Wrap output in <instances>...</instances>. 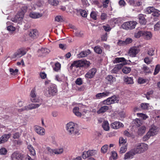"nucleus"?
Returning <instances> with one entry per match:
<instances>
[{"mask_svg":"<svg viewBox=\"0 0 160 160\" xmlns=\"http://www.w3.org/2000/svg\"><path fill=\"white\" fill-rule=\"evenodd\" d=\"M66 129L68 134L69 135H78V132L77 125L72 122H70L66 124Z\"/></svg>","mask_w":160,"mask_h":160,"instance_id":"nucleus-1","label":"nucleus"},{"mask_svg":"<svg viewBox=\"0 0 160 160\" xmlns=\"http://www.w3.org/2000/svg\"><path fill=\"white\" fill-rule=\"evenodd\" d=\"M148 148V145L143 143L137 144L133 148L134 153L136 154L141 153L145 152Z\"/></svg>","mask_w":160,"mask_h":160,"instance_id":"nucleus-2","label":"nucleus"},{"mask_svg":"<svg viewBox=\"0 0 160 160\" xmlns=\"http://www.w3.org/2000/svg\"><path fill=\"white\" fill-rule=\"evenodd\" d=\"M158 130L157 127L154 125H152L148 132L143 137V141H147L150 138V137L156 135L158 133Z\"/></svg>","mask_w":160,"mask_h":160,"instance_id":"nucleus-3","label":"nucleus"},{"mask_svg":"<svg viewBox=\"0 0 160 160\" xmlns=\"http://www.w3.org/2000/svg\"><path fill=\"white\" fill-rule=\"evenodd\" d=\"M57 92L56 85L52 84L46 89L45 94L47 97H52L56 95Z\"/></svg>","mask_w":160,"mask_h":160,"instance_id":"nucleus-4","label":"nucleus"},{"mask_svg":"<svg viewBox=\"0 0 160 160\" xmlns=\"http://www.w3.org/2000/svg\"><path fill=\"white\" fill-rule=\"evenodd\" d=\"M41 105V103H31L26 106L22 108L18 109V111L19 112H21L24 111H28L35 109L38 108Z\"/></svg>","mask_w":160,"mask_h":160,"instance_id":"nucleus-5","label":"nucleus"},{"mask_svg":"<svg viewBox=\"0 0 160 160\" xmlns=\"http://www.w3.org/2000/svg\"><path fill=\"white\" fill-rule=\"evenodd\" d=\"M137 22L135 21H129L124 22L122 25V28L126 30H131L135 28Z\"/></svg>","mask_w":160,"mask_h":160,"instance_id":"nucleus-6","label":"nucleus"},{"mask_svg":"<svg viewBox=\"0 0 160 160\" xmlns=\"http://www.w3.org/2000/svg\"><path fill=\"white\" fill-rule=\"evenodd\" d=\"M119 101L118 97L114 95L103 101V102L107 105H110L115 103H118Z\"/></svg>","mask_w":160,"mask_h":160,"instance_id":"nucleus-7","label":"nucleus"},{"mask_svg":"<svg viewBox=\"0 0 160 160\" xmlns=\"http://www.w3.org/2000/svg\"><path fill=\"white\" fill-rule=\"evenodd\" d=\"M26 53V51L23 49L20 48L16 52L13 54L11 57L12 59H17L24 55Z\"/></svg>","mask_w":160,"mask_h":160,"instance_id":"nucleus-8","label":"nucleus"},{"mask_svg":"<svg viewBox=\"0 0 160 160\" xmlns=\"http://www.w3.org/2000/svg\"><path fill=\"white\" fill-rule=\"evenodd\" d=\"M23 17V13L19 12L14 17L12 18L11 20L14 22L20 23L22 22Z\"/></svg>","mask_w":160,"mask_h":160,"instance_id":"nucleus-9","label":"nucleus"},{"mask_svg":"<svg viewBox=\"0 0 160 160\" xmlns=\"http://www.w3.org/2000/svg\"><path fill=\"white\" fill-rule=\"evenodd\" d=\"M106 104H104L103 101L101 102L98 105L100 108L97 111V113L98 114L103 113L107 112L109 109L108 106H106Z\"/></svg>","mask_w":160,"mask_h":160,"instance_id":"nucleus-10","label":"nucleus"},{"mask_svg":"<svg viewBox=\"0 0 160 160\" xmlns=\"http://www.w3.org/2000/svg\"><path fill=\"white\" fill-rule=\"evenodd\" d=\"M23 154L17 152H14L11 155L12 160H23Z\"/></svg>","mask_w":160,"mask_h":160,"instance_id":"nucleus-11","label":"nucleus"},{"mask_svg":"<svg viewBox=\"0 0 160 160\" xmlns=\"http://www.w3.org/2000/svg\"><path fill=\"white\" fill-rule=\"evenodd\" d=\"M97 72V69L95 68H93L90 70L85 75L86 78L90 79L93 77Z\"/></svg>","mask_w":160,"mask_h":160,"instance_id":"nucleus-12","label":"nucleus"},{"mask_svg":"<svg viewBox=\"0 0 160 160\" xmlns=\"http://www.w3.org/2000/svg\"><path fill=\"white\" fill-rule=\"evenodd\" d=\"M50 50L47 48H41L38 51V54L39 56H44L48 54L50 52Z\"/></svg>","mask_w":160,"mask_h":160,"instance_id":"nucleus-13","label":"nucleus"},{"mask_svg":"<svg viewBox=\"0 0 160 160\" xmlns=\"http://www.w3.org/2000/svg\"><path fill=\"white\" fill-rule=\"evenodd\" d=\"M31 97V100L32 102H38V100L36 98V89L33 88L31 90L30 93Z\"/></svg>","mask_w":160,"mask_h":160,"instance_id":"nucleus-14","label":"nucleus"},{"mask_svg":"<svg viewBox=\"0 0 160 160\" xmlns=\"http://www.w3.org/2000/svg\"><path fill=\"white\" fill-rule=\"evenodd\" d=\"M14 6H17L18 8H19L20 9H21L22 11L20 12H23L24 15L25 12L26 11L28 8V7L27 5L21 3H18V4L16 3L15 4Z\"/></svg>","mask_w":160,"mask_h":160,"instance_id":"nucleus-15","label":"nucleus"},{"mask_svg":"<svg viewBox=\"0 0 160 160\" xmlns=\"http://www.w3.org/2000/svg\"><path fill=\"white\" fill-rule=\"evenodd\" d=\"M11 134L9 133L8 134H4L0 138V144L3 143L7 142L11 137Z\"/></svg>","mask_w":160,"mask_h":160,"instance_id":"nucleus-16","label":"nucleus"},{"mask_svg":"<svg viewBox=\"0 0 160 160\" xmlns=\"http://www.w3.org/2000/svg\"><path fill=\"white\" fill-rule=\"evenodd\" d=\"M136 153H134V151L133 149H132L130 151L127 152L125 155L124 158V159L125 160L129 159L131 158H132L134 155L136 154Z\"/></svg>","mask_w":160,"mask_h":160,"instance_id":"nucleus-17","label":"nucleus"},{"mask_svg":"<svg viewBox=\"0 0 160 160\" xmlns=\"http://www.w3.org/2000/svg\"><path fill=\"white\" fill-rule=\"evenodd\" d=\"M35 129L37 133L40 135H44L45 134V129L40 126H36L35 128Z\"/></svg>","mask_w":160,"mask_h":160,"instance_id":"nucleus-18","label":"nucleus"},{"mask_svg":"<svg viewBox=\"0 0 160 160\" xmlns=\"http://www.w3.org/2000/svg\"><path fill=\"white\" fill-rule=\"evenodd\" d=\"M138 52L139 50L137 48L132 47L129 50L128 54L131 57H135Z\"/></svg>","mask_w":160,"mask_h":160,"instance_id":"nucleus-19","label":"nucleus"},{"mask_svg":"<svg viewBox=\"0 0 160 160\" xmlns=\"http://www.w3.org/2000/svg\"><path fill=\"white\" fill-rule=\"evenodd\" d=\"M82 60H78L74 61L70 67L69 68L71 69H72L73 67L78 68L80 67H82Z\"/></svg>","mask_w":160,"mask_h":160,"instance_id":"nucleus-20","label":"nucleus"},{"mask_svg":"<svg viewBox=\"0 0 160 160\" xmlns=\"http://www.w3.org/2000/svg\"><path fill=\"white\" fill-rule=\"evenodd\" d=\"M29 36L33 39L37 38L39 35V33L38 30L34 29L31 30L29 33Z\"/></svg>","mask_w":160,"mask_h":160,"instance_id":"nucleus-21","label":"nucleus"},{"mask_svg":"<svg viewBox=\"0 0 160 160\" xmlns=\"http://www.w3.org/2000/svg\"><path fill=\"white\" fill-rule=\"evenodd\" d=\"M123 124L119 122H115L111 124V127L114 129H117L120 127H123Z\"/></svg>","mask_w":160,"mask_h":160,"instance_id":"nucleus-22","label":"nucleus"},{"mask_svg":"<svg viewBox=\"0 0 160 160\" xmlns=\"http://www.w3.org/2000/svg\"><path fill=\"white\" fill-rule=\"evenodd\" d=\"M91 53L90 50L88 49L86 51H82L78 55L79 58H82L85 57Z\"/></svg>","mask_w":160,"mask_h":160,"instance_id":"nucleus-23","label":"nucleus"},{"mask_svg":"<svg viewBox=\"0 0 160 160\" xmlns=\"http://www.w3.org/2000/svg\"><path fill=\"white\" fill-rule=\"evenodd\" d=\"M138 18L139 23L142 25H145L147 22V20L143 14H140L138 15Z\"/></svg>","mask_w":160,"mask_h":160,"instance_id":"nucleus-24","label":"nucleus"},{"mask_svg":"<svg viewBox=\"0 0 160 160\" xmlns=\"http://www.w3.org/2000/svg\"><path fill=\"white\" fill-rule=\"evenodd\" d=\"M127 60L124 58H117L114 61V63H119L122 62L121 63H124L126 64L127 63Z\"/></svg>","mask_w":160,"mask_h":160,"instance_id":"nucleus-25","label":"nucleus"},{"mask_svg":"<svg viewBox=\"0 0 160 160\" xmlns=\"http://www.w3.org/2000/svg\"><path fill=\"white\" fill-rule=\"evenodd\" d=\"M42 15L41 13L34 12L30 13L29 14L30 17L33 18H39L41 17Z\"/></svg>","mask_w":160,"mask_h":160,"instance_id":"nucleus-26","label":"nucleus"},{"mask_svg":"<svg viewBox=\"0 0 160 160\" xmlns=\"http://www.w3.org/2000/svg\"><path fill=\"white\" fill-rule=\"evenodd\" d=\"M106 80L108 82V83L110 84L112 83L116 80V79L111 75L108 76L106 78Z\"/></svg>","mask_w":160,"mask_h":160,"instance_id":"nucleus-27","label":"nucleus"},{"mask_svg":"<svg viewBox=\"0 0 160 160\" xmlns=\"http://www.w3.org/2000/svg\"><path fill=\"white\" fill-rule=\"evenodd\" d=\"M152 34L150 32L143 31V36L147 39L149 40L152 37Z\"/></svg>","mask_w":160,"mask_h":160,"instance_id":"nucleus-28","label":"nucleus"},{"mask_svg":"<svg viewBox=\"0 0 160 160\" xmlns=\"http://www.w3.org/2000/svg\"><path fill=\"white\" fill-rule=\"evenodd\" d=\"M146 130V127L144 126H142L138 129V135H141L145 133Z\"/></svg>","mask_w":160,"mask_h":160,"instance_id":"nucleus-29","label":"nucleus"},{"mask_svg":"<svg viewBox=\"0 0 160 160\" xmlns=\"http://www.w3.org/2000/svg\"><path fill=\"white\" fill-rule=\"evenodd\" d=\"M102 127L104 130L108 131L109 129V126L108 121H104L102 124Z\"/></svg>","mask_w":160,"mask_h":160,"instance_id":"nucleus-30","label":"nucleus"},{"mask_svg":"<svg viewBox=\"0 0 160 160\" xmlns=\"http://www.w3.org/2000/svg\"><path fill=\"white\" fill-rule=\"evenodd\" d=\"M73 112L78 117H80L81 116V113L79 112V108L78 107H74L73 110Z\"/></svg>","mask_w":160,"mask_h":160,"instance_id":"nucleus-31","label":"nucleus"},{"mask_svg":"<svg viewBox=\"0 0 160 160\" xmlns=\"http://www.w3.org/2000/svg\"><path fill=\"white\" fill-rule=\"evenodd\" d=\"M155 9L152 7H149L147 8L145 10V12L146 14H150L153 12Z\"/></svg>","mask_w":160,"mask_h":160,"instance_id":"nucleus-32","label":"nucleus"},{"mask_svg":"<svg viewBox=\"0 0 160 160\" xmlns=\"http://www.w3.org/2000/svg\"><path fill=\"white\" fill-rule=\"evenodd\" d=\"M124 81L127 84H132L134 83L132 78L130 77L125 78Z\"/></svg>","mask_w":160,"mask_h":160,"instance_id":"nucleus-33","label":"nucleus"},{"mask_svg":"<svg viewBox=\"0 0 160 160\" xmlns=\"http://www.w3.org/2000/svg\"><path fill=\"white\" fill-rule=\"evenodd\" d=\"M122 71L125 74H128L131 71V68L129 67H123L122 69Z\"/></svg>","mask_w":160,"mask_h":160,"instance_id":"nucleus-34","label":"nucleus"},{"mask_svg":"<svg viewBox=\"0 0 160 160\" xmlns=\"http://www.w3.org/2000/svg\"><path fill=\"white\" fill-rule=\"evenodd\" d=\"M82 67H84L85 68L88 67L90 65L91 63L90 62L87 60H82Z\"/></svg>","mask_w":160,"mask_h":160,"instance_id":"nucleus-35","label":"nucleus"},{"mask_svg":"<svg viewBox=\"0 0 160 160\" xmlns=\"http://www.w3.org/2000/svg\"><path fill=\"white\" fill-rule=\"evenodd\" d=\"M149 82L148 79H144L142 78H139L138 80V82L140 84L148 82Z\"/></svg>","mask_w":160,"mask_h":160,"instance_id":"nucleus-36","label":"nucleus"},{"mask_svg":"<svg viewBox=\"0 0 160 160\" xmlns=\"http://www.w3.org/2000/svg\"><path fill=\"white\" fill-rule=\"evenodd\" d=\"M94 49L95 52L98 54H101L102 52V49L101 47L98 46H95Z\"/></svg>","mask_w":160,"mask_h":160,"instance_id":"nucleus-37","label":"nucleus"},{"mask_svg":"<svg viewBox=\"0 0 160 160\" xmlns=\"http://www.w3.org/2000/svg\"><path fill=\"white\" fill-rule=\"evenodd\" d=\"M45 151L46 152H48V153L51 155L54 154L55 149H52L49 147L46 148L45 149Z\"/></svg>","mask_w":160,"mask_h":160,"instance_id":"nucleus-38","label":"nucleus"},{"mask_svg":"<svg viewBox=\"0 0 160 160\" xmlns=\"http://www.w3.org/2000/svg\"><path fill=\"white\" fill-rule=\"evenodd\" d=\"M61 68V64L58 62L55 64V67L53 68L54 70L55 71H58Z\"/></svg>","mask_w":160,"mask_h":160,"instance_id":"nucleus-39","label":"nucleus"},{"mask_svg":"<svg viewBox=\"0 0 160 160\" xmlns=\"http://www.w3.org/2000/svg\"><path fill=\"white\" fill-rule=\"evenodd\" d=\"M108 148V145H105L102 146L101 148V152L102 153H105L107 152Z\"/></svg>","mask_w":160,"mask_h":160,"instance_id":"nucleus-40","label":"nucleus"},{"mask_svg":"<svg viewBox=\"0 0 160 160\" xmlns=\"http://www.w3.org/2000/svg\"><path fill=\"white\" fill-rule=\"evenodd\" d=\"M9 71L11 74L15 75L17 74L18 70L17 68L15 69V70L13 68H10L9 69Z\"/></svg>","mask_w":160,"mask_h":160,"instance_id":"nucleus-41","label":"nucleus"},{"mask_svg":"<svg viewBox=\"0 0 160 160\" xmlns=\"http://www.w3.org/2000/svg\"><path fill=\"white\" fill-rule=\"evenodd\" d=\"M127 150V145H123L120 149V152L121 153H124Z\"/></svg>","mask_w":160,"mask_h":160,"instance_id":"nucleus-42","label":"nucleus"},{"mask_svg":"<svg viewBox=\"0 0 160 160\" xmlns=\"http://www.w3.org/2000/svg\"><path fill=\"white\" fill-rule=\"evenodd\" d=\"M143 30L138 31V32L135 34L134 37L136 38H139L141 36H143Z\"/></svg>","mask_w":160,"mask_h":160,"instance_id":"nucleus-43","label":"nucleus"},{"mask_svg":"<svg viewBox=\"0 0 160 160\" xmlns=\"http://www.w3.org/2000/svg\"><path fill=\"white\" fill-rule=\"evenodd\" d=\"M28 149L32 155L34 156L35 154V150L31 145L28 146Z\"/></svg>","mask_w":160,"mask_h":160,"instance_id":"nucleus-44","label":"nucleus"},{"mask_svg":"<svg viewBox=\"0 0 160 160\" xmlns=\"http://www.w3.org/2000/svg\"><path fill=\"white\" fill-rule=\"evenodd\" d=\"M126 140L125 139H124L122 137H120L119 139V143L120 145H121V144H122V145H127L126 144Z\"/></svg>","mask_w":160,"mask_h":160,"instance_id":"nucleus-45","label":"nucleus"},{"mask_svg":"<svg viewBox=\"0 0 160 160\" xmlns=\"http://www.w3.org/2000/svg\"><path fill=\"white\" fill-rule=\"evenodd\" d=\"M142 69L144 73H148L150 72V70L149 68L146 65L143 66Z\"/></svg>","mask_w":160,"mask_h":160,"instance_id":"nucleus-46","label":"nucleus"},{"mask_svg":"<svg viewBox=\"0 0 160 160\" xmlns=\"http://www.w3.org/2000/svg\"><path fill=\"white\" fill-rule=\"evenodd\" d=\"M48 2L50 4L54 6L57 5L58 3V1L57 0H49Z\"/></svg>","mask_w":160,"mask_h":160,"instance_id":"nucleus-47","label":"nucleus"},{"mask_svg":"<svg viewBox=\"0 0 160 160\" xmlns=\"http://www.w3.org/2000/svg\"><path fill=\"white\" fill-rule=\"evenodd\" d=\"M88 153L89 156L94 155L97 152V150H88Z\"/></svg>","mask_w":160,"mask_h":160,"instance_id":"nucleus-48","label":"nucleus"},{"mask_svg":"<svg viewBox=\"0 0 160 160\" xmlns=\"http://www.w3.org/2000/svg\"><path fill=\"white\" fill-rule=\"evenodd\" d=\"M88 151H84L83 152L82 154V158L84 159H85L89 157L88 154Z\"/></svg>","mask_w":160,"mask_h":160,"instance_id":"nucleus-49","label":"nucleus"},{"mask_svg":"<svg viewBox=\"0 0 160 160\" xmlns=\"http://www.w3.org/2000/svg\"><path fill=\"white\" fill-rule=\"evenodd\" d=\"M103 29L105 31L109 32L111 30V28L109 25L106 24L102 26Z\"/></svg>","mask_w":160,"mask_h":160,"instance_id":"nucleus-50","label":"nucleus"},{"mask_svg":"<svg viewBox=\"0 0 160 160\" xmlns=\"http://www.w3.org/2000/svg\"><path fill=\"white\" fill-rule=\"evenodd\" d=\"M134 123L137 127H139L142 124V122L140 119L136 118L135 121Z\"/></svg>","mask_w":160,"mask_h":160,"instance_id":"nucleus-51","label":"nucleus"},{"mask_svg":"<svg viewBox=\"0 0 160 160\" xmlns=\"http://www.w3.org/2000/svg\"><path fill=\"white\" fill-rule=\"evenodd\" d=\"M160 70V65H157L156 67L154 72V75H156L157 74Z\"/></svg>","mask_w":160,"mask_h":160,"instance_id":"nucleus-52","label":"nucleus"},{"mask_svg":"<svg viewBox=\"0 0 160 160\" xmlns=\"http://www.w3.org/2000/svg\"><path fill=\"white\" fill-rule=\"evenodd\" d=\"M63 150L62 148L55 149L54 154H60L63 152Z\"/></svg>","mask_w":160,"mask_h":160,"instance_id":"nucleus-53","label":"nucleus"},{"mask_svg":"<svg viewBox=\"0 0 160 160\" xmlns=\"http://www.w3.org/2000/svg\"><path fill=\"white\" fill-rule=\"evenodd\" d=\"M137 115L138 116L141 117L143 119H146L148 118L147 116L145 114L142 113H137Z\"/></svg>","mask_w":160,"mask_h":160,"instance_id":"nucleus-54","label":"nucleus"},{"mask_svg":"<svg viewBox=\"0 0 160 160\" xmlns=\"http://www.w3.org/2000/svg\"><path fill=\"white\" fill-rule=\"evenodd\" d=\"M80 15L83 17H86L87 16V14L86 11L83 10H81L80 11Z\"/></svg>","mask_w":160,"mask_h":160,"instance_id":"nucleus-55","label":"nucleus"},{"mask_svg":"<svg viewBox=\"0 0 160 160\" xmlns=\"http://www.w3.org/2000/svg\"><path fill=\"white\" fill-rule=\"evenodd\" d=\"M154 49L150 48L148 51V54L150 56H152L154 55Z\"/></svg>","mask_w":160,"mask_h":160,"instance_id":"nucleus-56","label":"nucleus"},{"mask_svg":"<svg viewBox=\"0 0 160 160\" xmlns=\"http://www.w3.org/2000/svg\"><path fill=\"white\" fill-rule=\"evenodd\" d=\"M75 83L76 84L79 85L82 84V78H78L75 81Z\"/></svg>","mask_w":160,"mask_h":160,"instance_id":"nucleus-57","label":"nucleus"},{"mask_svg":"<svg viewBox=\"0 0 160 160\" xmlns=\"http://www.w3.org/2000/svg\"><path fill=\"white\" fill-rule=\"evenodd\" d=\"M7 30L9 32H13L15 30L16 28L12 25H10L7 27Z\"/></svg>","mask_w":160,"mask_h":160,"instance_id":"nucleus-58","label":"nucleus"},{"mask_svg":"<svg viewBox=\"0 0 160 160\" xmlns=\"http://www.w3.org/2000/svg\"><path fill=\"white\" fill-rule=\"evenodd\" d=\"M7 152V150L5 148H2L0 149V155H5Z\"/></svg>","mask_w":160,"mask_h":160,"instance_id":"nucleus-59","label":"nucleus"},{"mask_svg":"<svg viewBox=\"0 0 160 160\" xmlns=\"http://www.w3.org/2000/svg\"><path fill=\"white\" fill-rule=\"evenodd\" d=\"M90 16L91 18L94 20H96L97 19V14L95 12H92L90 14Z\"/></svg>","mask_w":160,"mask_h":160,"instance_id":"nucleus-60","label":"nucleus"},{"mask_svg":"<svg viewBox=\"0 0 160 160\" xmlns=\"http://www.w3.org/2000/svg\"><path fill=\"white\" fill-rule=\"evenodd\" d=\"M148 104L147 103H142L141 104V108L143 109H147L148 107Z\"/></svg>","mask_w":160,"mask_h":160,"instance_id":"nucleus-61","label":"nucleus"},{"mask_svg":"<svg viewBox=\"0 0 160 160\" xmlns=\"http://www.w3.org/2000/svg\"><path fill=\"white\" fill-rule=\"evenodd\" d=\"M103 97H105L108 96L111 93L108 91H105L104 92L101 93Z\"/></svg>","mask_w":160,"mask_h":160,"instance_id":"nucleus-62","label":"nucleus"},{"mask_svg":"<svg viewBox=\"0 0 160 160\" xmlns=\"http://www.w3.org/2000/svg\"><path fill=\"white\" fill-rule=\"evenodd\" d=\"M152 14L154 16L158 17L159 15L160 14L159 11L158 10L155 9V10L153 11Z\"/></svg>","mask_w":160,"mask_h":160,"instance_id":"nucleus-63","label":"nucleus"},{"mask_svg":"<svg viewBox=\"0 0 160 160\" xmlns=\"http://www.w3.org/2000/svg\"><path fill=\"white\" fill-rule=\"evenodd\" d=\"M160 29V21L154 25V29L157 30Z\"/></svg>","mask_w":160,"mask_h":160,"instance_id":"nucleus-64","label":"nucleus"}]
</instances>
